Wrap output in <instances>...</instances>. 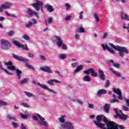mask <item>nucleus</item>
<instances>
[{"label":"nucleus","mask_w":129,"mask_h":129,"mask_svg":"<svg viewBox=\"0 0 129 129\" xmlns=\"http://www.w3.org/2000/svg\"><path fill=\"white\" fill-rule=\"evenodd\" d=\"M32 25L33 23H32V22H29L28 24H27V25H26V27L27 28H30V27H31V26H32Z\"/></svg>","instance_id":"09e8293b"},{"label":"nucleus","mask_w":129,"mask_h":129,"mask_svg":"<svg viewBox=\"0 0 129 129\" xmlns=\"http://www.w3.org/2000/svg\"><path fill=\"white\" fill-rule=\"evenodd\" d=\"M64 117L65 116L64 115H62V116H61V117L59 118V120L60 121V122H63V123L66 122Z\"/></svg>","instance_id":"72a5a7b5"},{"label":"nucleus","mask_w":129,"mask_h":129,"mask_svg":"<svg viewBox=\"0 0 129 129\" xmlns=\"http://www.w3.org/2000/svg\"><path fill=\"white\" fill-rule=\"evenodd\" d=\"M114 116L115 118H120V119H123V120H126L128 117V115L124 113H116Z\"/></svg>","instance_id":"9b49d317"},{"label":"nucleus","mask_w":129,"mask_h":129,"mask_svg":"<svg viewBox=\"0 0 129 129\" xmlns=\"http://www.w3.org/2000/svg\"><path fill=\"white\" fill-rule=\"evenodd\" d=\"M0 68L1 69H3L5 72L6 73H7V74H8L9 75H13V73L9 72V71H8L7 69H5V68H4V67H3V64H2V62L0 61Z\"/></svg>","instance_id":"393cba45"},{"label":"nucleus","mask_w":129,"mask_h":129,"mask_svg":"<svg viewBox=\"0 0 129 129\" xmlns=\"http://www.w3.org/2000/svg\"><path fill=\"white\" fill-rule=\"evenodd\" d=\"M33 118L34 120H39V118H38L37 116H36V115H33Z\"/></svg>","instance_id":"bf43d9fd"},{"label":"nucleus","mask_w":129,"mask_h":129,"mask_svg":"<svg viewBox=\"0 0 129 129\" xmlns=\"http://www.w3.org/2000/svg\"><path fill=\"white\" fill-rule=\"evenodd\" d=\"M126 102L127 106H129V100L128 99H126Z\"/></svg>","instance_id":"774afa93"},{"label":"nucleus","mask_w":129,"mask_h":129,"mask_svg":"<svg viewBox=\"0 0 129 129\" xmlns=\"http://www.w3.org/2000/svg\"><path fill=\"white\" fill-rule=\"evenodd\" d=\"M12 125H13L14 127H16V128L18 127V125H19V124H18V123H17V122H14V121L12 122Z\"/></svg>","instance_id":"37998d69"},{"label":"nucleus","mask_w":129,"mask_h":129,"mask_svg":"<svg viewBox=\"0 0 129 129\" xmlns=\"http://www.w3.org/2000/svg\"><path fill=\"white\" fill-rule=\"evenodd\" d=\"M28 81H29V78H24V79L20 81V84H24V83H27Z\"/></svg>","instance_id":"2f4dec72"},{"label":"nucleus","mask_w":129,"mask_h":129,"mask_svg":"<svg viewBox=\"0 0 129 129\" xmlns=\"http://www.w3.org/2000/svg\"><path fill=\"white\" fill-rule=\"evenodd\" d=\"M75 38L77 40H80V36L78 34H76Z\"/></svg>","instance_id":"6e6d98bb"},{"label":"nucleus","mask_w":129,"mask_h":129,"mask_svg":"<svg viewBox=\"0 0 129 129\" xmlns=\"http://www.w3.org/2000/svg\"><path fill=\"white\" fill-rule=\"evenodd\" d=\"M97 121L96 120H93L94 123L96 124L97 126H99V127H100V128H103L104 126H105V123H102L101 121H102V117L100 115H97L96 117Z\"/></svg>","instance_id":"6e6552de"},{"label":"nucleus","mask_w":129,"mask_h":129,"mask_svg":"<svg viewBox=\"0 0 129 129\" xmlns=\"http://www.w3.org/2000/svg\"><path fill=\"white\" fill-rule=\"evenodd\" d=\"M78 65V63L77 62L72 63V66L73 68L77 67Z\"/></svg>","instance_id":"49530a36"},{"label":"nucleus","mask_w":129,"mask_h":129,"mask_svg":"<svg viewBox=\"0 0 129 129\" xmlns=\"http://www.w3.org/2000/svg\"><path fill=\"white\" fill-rule=\"evenodd\" d=\"M110 46L113 48V49H115L117 51H119V55L122 57H124V53L125 54H128L129 51L126 48V47H122L121 46H115V45H114L112 43H110L109 44Z\"/></svg>","instance_id":"f257e3e1"},{"label":"nucleus","mask_w":129,"mask_h":129,"mask_svg":"<svg viewBox=\"0 0 129 129\" xmlns=\"http://www.w3.org/2000/svg\"><path fill=\"white\" fill-rule=\"evenodd\" d=\"M110 108V104L109 103H106L104 106V111L106 113H108Z\"/></svg>","instance_id":"5701e85b"},{"label":"nucleus","mask_w":129,"mask_h":129,"mask_svg":"<svg viewBox=\"0 0 129 129\" xmlns=\"http://www.w3.org/2000/svg\"><path fill=\"white\" fill-rule=\"evenodd\" d=\"M94 18L96 19L97 22H99L100 20L98 14H94Z\"/></svg>","instance_id":"79ce46f5"},{"label":"nucleus","mask_w":129,"mask_h":129,"mask_svg":"<svg viewBox=\"0 0 129 129\" xmlns=\"http://www.w3.org/2000/svg\"><path fill=\"white\" fill-rule=\"evenodd\" d=\"M13 43L17 46L19 47L23 48L24 50H29V48H28V45H26L25 47H24V45H22L21 43H19L18 41H13Z\"/></svg>","instance_id":"ddd939ff"},{"label":"nucleus","mask_w":129,"mask_h":129,"mask_svg":"<svg viewBox=\"0 0 129 129\" xmlns=\"http://www.w3.org/2000/svg\"><path fill=\"white\" fill-rule=\"evenodd\" d=\"M28 56L29 57H31V58H34V56L31 53H28Z\"/></svg>","instance_id":"e2e57ef3"},{"label":"nucleus","mask_w":129,"mask_h":129,"mask_svg":"<svg viewBox=\"0 0 129 129\" xmlns=\"http://www.w3.org/2000/svg\"><path fill=\"white\" fill-rule=\"evenodd\" d=\"M23 38L25 39V40H27L28 41H29L30 40V38L29 36H28V35H24Z\"/></svg>","instance_id":"f704fd0d"},{"label":"nucleus","mask_w":129,"mask_h":129,"mask_svg":"<svg viewBox=\"0 0 129 129\" xmlns=\"http://www.w3.org/2000/svg\"><path fill=\"white\" fill-rule=\"evenodd\" d=\"M85 74H87L85 75L83 78L84 81H87V82H90L91 81V78L90 77L89 74H91L92 76H94V77H98V73L95 72L94 69L93 68H89V69H87L84 72Z\"/></svg>","instance_id":"f03ea898"},{"label":"nucleus","mask_w":129,"mask_h":129,"mask_svg":"<svg viewBox=\"0 0 129 129\" xmlns=\"http://www.w3.org/2000/svg\"><path fill=\"white\" fill-rule=\"evenodd\" d=\"M55 39L57 40V45L58 47H61L62 45L63 40L59 36H55Z\"/></svg>","instance_id":"dca6fc26"},{"label":"nucleus","mask_w":129,"mask_h":129,"mask_svg":"<svg viewBox=\"0 0 129 129\" xmlns=\"http://www.w3.org/2000/svg\"><path fill=\"white\" fill-rule=\"evenodd\" d=\"M110 85V81L109 80H106V83L105 84V87H108Z\"/></svg>","instance_id":"c03bdc74"},{"label":"nucleus","mask_w":129,"mask_h":129,"mask_svg":"<svg viewBox=\"0 0 129 129\" xmlns=\"http://www.w3.org/2000/svg\"><path fill=\"white\" fill-rule=\"evenodd\" d=\"M5 65H7L8 67L11 66V65H13V62L12 61H9V62H6L5 63Z\"/></svg>","instance_id":"4c0bfd02"},{"label":"nucleus","mask_w":129,"mask_h":129,"mask_svg":"<svg viewBox=\"0 0 129 129\" xmlns=\"http://www.w3.org/2000/svg\"><path fill=\"white\" fill-rule=\"evenodd\" d=\"M101 45L102 46L103 50H108V51L110 52L111 54H115L114 51L111 49V48L109 47L108 45H105V46L104 44H101Z\"/></svg>","instance_id":"2eb2a0df"},{"label":"nucleus","mask_w":129,"mask_h":129,"mask_svg":"<svg viewBox=\"0 0 129 129\" xmlns=\"http://www.w3.org/2000/svg\"><path fill=\"white\" fill-rule=\"evenodd\" d=\"M32 6L35 8L36 11H39L40 9H41V11L43 12L44 4H43L42 2H41L40 1H36V3L32 4Z\"/></svg>","instance_id":"423d86ee"},{"label":"nucleus","mask_w":129,"mask_h":129,"mask_svg":"<svg viewBox=\"0 0 129 129\" xmlns=\"http://www.w3.org/2000/svg\"><path fill=\"white\" fill-rule=\"evenodd\" d=\"M83 14H84V12L83 11H82L81 12V13H80V16H79V18L81 20H82L83 18Z\"/></svg>","instance_id":"de8ad7c7"},{"label":"nucleus","mask_w":129,"mask_h":129,"mask_svg":"<svg viewBox=\"0 0 129 129\" xmlns=\"http://www.w3.org/2000/svg\"><path fill=\"white\" fill-rule=\"evenodd\" d=\"M89 107L90 108H94V105L93 104H89Z\"/></svg>","instance_id":"338daca9"},{"label":"nucleus","mask_w":129,"mask_h":129,"mask_svg":"<svg viewBox=\"0 0 129 129\" xmlns=\"http://www.w3.org/2000/svg\"><path fill=\"white\" fill-rule=\"evenodd\" d=\"M2 105H8V103L6 102V101H3L0 100V106H2Z\"/></svg>","instance_id":"c9c22d12"},{"label":"nucleus","mask_w":129,"mask_h":129,"mask_svg":"<svg viewBox=\"0 0 129 129\" xmlns=\"http://www.w3.org/2000/svg\"><path fill=\"white\" fill-rule=\"evenodd\" d=\"M5 14L7 16H9V17H12V18H17V16L16 15H15V14H10L7 11L5 12Z\"/></svg>","instance_id":"c85d7f7f"},{"label":"nucleus","mask_w":129,"mask_h":129,"mask_svg":"<svg viewBox=\"0 0 129 129\" xmlns=\"http://www.w3.org/2000/svg\"><path fill=\"white\" fill-rule=\"evenodd\" d=\"M78 102L80 104H84L83 100H81L80 99H78Z\"/></svg>","instance_id":"052dcab7"},{"label":"nucleus","mask_w":129,"mask_h":129,"mask_svg":"<svg viewBox=\"0 0 129 129\" xmlns=\"http://www.w3.org/2000/svg\"><path fill=\"white\" fill-rule=\"evenodd\" d=\"M21 129H27L24 123H21Z\"/></svg>","instance_id":"680f3d73"},{"label":"nucleus","mask_w":129,"mask_h":129,"mask_svg":"<svg viewBox=\"0 0 129 129\" xmlns=\"http://www.w3.org/2000/svg\"><path fill=\"white\" fill-rule=\"evenodd\" d=\"M37 84H38V85H39V86H40V87H41L42 88L46 89L47 90H48V91H49L50 92H53V93H55V91H54V90H53V89H51L49 88V87H47V86H46V85H45V84H41V83H38Z\"/></svg>","instance_id":"f3484780"},{"label":"nucleus","mask_w":129,"mask_h":129,"mask_svg":"<svg viewBox=\"0 0 129 129\" xmlns=\"http://www.w3.org/2000/svg\"><path fill=\"white\" fill-rule=\"evenodd\" d=\"M13 57L15 59H16V60H18V61H21L22 62H24V63H26V66L28 68H29L30 69H32V70H35V68L33 67L31 65H29L27 62L29 61L28 59H27L26 58H23L22 56H19L18 55H16L14 53L12 54Z\"/></svg>","instance_id":"20e7f679"},{"label":"nucleus","mask_w":129,"mask_h":129,"mask_svg":"<svg viewBox=\"0 0 129 129\" xmlns=\"http://www.w3.org/2000/svg\"><path fill=\"white\" fill-rule=\"evenodd\" d=\"M40 58H41V59H42V60H44V61L46 60V57H45V56H44L43 55H40Z\"/></svg>","instance_id":"4d7b16f0"},{"label":"nucleus","mask_w":129,"mask_h":129,"mask_svg":"<svg viewBox=\"0 0 129 129\" xmlns=\"http://www.w3.org/2000/svg\"><path fill=\"white\" fill-rule=\"evenodd\" d=\"M99 74V77L102 80H105V73L103 70H101V69H99L98 70Z\"/></svg>","instance_id":"a211bd4d"},{"label":"nucleus","mask_w":129,"mask_h":129,"mask_svg":"<svg viewBox=\"0 0 129 129\" xmlns=\"http://www.w3.org/2000/svg\"><path fill=\"white\" fill-rule=\"evenodd\" d=\"M54 82H56V83H61V81H59L56 79H51V80H48V81H47L48 84H50V85H52Z\"/></svg>","instance_id":"4be33fe9"},{"label":"nucleus","mask_w":129,"mask_h":129,"mask_svg":"<svg viewBox=\"0 0 129 129\" xmlns=\"http://www.w3.org/2000/svg\"><path fill=\"white\" fill-rule=\"evenodd\" d=\"M41 70L42 71H45V72H48V73H52V70L48 66H44V67H41Z\"/></svg>","instance_id":"aec40b11"},{"label":"nucleus","mask_w":129,"mask_h":129,"mask_svg":"<svg viewBox=\"0 0 129 129\" xmlns=\"http://www.w3.org/2000/svg\"><path fill=\"white\" fill-rule=\"evenodd\" d=\"M5 20H6V18H5V17H0L1 21H5Z\"/></svg>","instance_id":"0e129e2a"},{"label":"nucleus","mask_w":129,"mask_h":129,"mask_svg":"<svg viewBox=\"0 0 129 129\" xmlns=\"http://www.w3.org/2000/svg\"><path fill=\"white\" fill-rule=\"evenodd\" d=\"M12 47V44L9 41L5 39H2L1 41V47L4 50H8Z\"/></svg>","instance_id":"39448f33"},{"label":"nucleus","mask_w":129,"mask_h":129,"mask_svg":"<svg viewBox=\"0 0 129 129\" xmlns=\"http://www.w3.org/2000/svg\"><path fill=\"white\" fill-rule=\"evenodd\" d=\"M38 117H39L40 120L37 122V124L38 125L43 126H48L49 123L47 121H45V118L41 116L40 114H37Z\"/></svg>","instance_id":"1a4fd4ad"},{"label":"nucleus","mask_w":129,"mask_h":129,"mask_svg":"<svg viewBox=\"0 0 129 129\" xmlns=\"http://www.w3.org/2000/svg\"><path fill=\"white\" fill-rule=\"evenodd\" d=\"M110 101L111 103H114V102H119V100L115 98H113V99H110Z\"/></svg>","instance_id":"a19ab883"},{"label":"nucleus","mask_w":129,"mask_h":129,"mask_svg":"<svg viewBox=\"0 0 129 129\" xmlns=\"http://www.w3.org/2000/svg\"><path fill=\"white\" fill-rule=\"evenodd\" d=\"M65 6L67 10L71 9V5L70 4H66Z\"/></svg>","instance_id":"8fccbe9b"},{"label":"nucleus","mask_w":129,"mask_h":129,"mask_svg":"<svg viewBox=\"0 0 129 129\" xmlns=\"http://www.w3.org/2000/svg\"><path fill=\"white\" fill-rule=\"evenodd\" d=\"M113 91L114 92V93L118 95V98L119 99L122 100L123 98L122 97V92L119 88H117V89H116V88H113Z\"/></svg>","instance_id":"4468645a"},{"label":"nucleus","mask_w":129,"mask_h":129,"mask_svg":"<svg viewBox=\"0 0 129 129\" xmlns=\"http://www.w3.org/2000/svg\"><path fill=\"white\" fill-rule=\"evenodd\" d=\"M7 68L11 71H15V70H16L18 79L19 80L21 79L22 74V70H20V69H17L16 67H15V66H14L13 64L11 65L9 67H7Z\"/></svg>","instance_id":"0eeeda50"},{"label":"nucleus","mask_w":129,"mask_h":129,"mask_svg":"<svg viewBox=\"0 0 129 129\" xmlns=\"http://www.w3.org/2000/svg\"><path fill=\"white\" fill-rule=\"evenodd\" d=\"M113 66L116 68H119V67H120V65L119 64H117V63H113Z\"/></svg>","instance_id":"864d4df0"},{"label":"nucleus","mask_w":129,"mask_h":129,"mask_svg":"<svg viewBox=\"0 0 129 129\" xmlns=\"http://www.w3.org/2000/svg\"><path fill=\"white\" fill-rule=\"evenodd\" d=\"M112 72L118 77H121V74L118 72V71H116L114 69H111Z\"/></svg>","instance_id":"cd10ccee"},{"label":"nucleus","mask_w":129,"mask_h":129,"mask_svg":"<svg viewBox=\"0 0 129 129\" xmlns=\"http://www.w3.org/2000/svg\"><path fill=\"white\" fill-rule=\"evenodd\" d=\"M82 69H83V65H79V66H78V67L75 70L74 73H77V72H79L81 70H82Z\"/></svg>","instance_id":"bb28decb"},{"label":"nucleus","mask_w":129,"mask_h":129,"mask_svg":"<svg viewBox=\"0 0 129 129\" xmlns=\"http://www.w3.org/2000/svg\"><path fill=\"white\" fill-rule=\"evenodd\" d=\"M25 93L29 97H31V96H35L33 93H31V92H28V91H25Z\"/></svg>","instance_id":"473e14b6"},{"label":"nucleus","mask_w":129,"mask_h":129,"mask_svg":"<svg viewBox=\"0 0 129 129\" xmlns=\"http://www.w3.org/2000/svg\"><path fill=\"white\" fill-rule=\"evenodd\" d=\"M27 14L28 17H32V16L35 15L37 18H39V14H38V12L33 11L31 9H28V10H27Z\"/></svg>","instance_id":"f8f14e48"},{"label":"nucleus","mask_w":129,"mask_h":129,"mask_svg":"<svg viewBox=\"0 0 129 129\" xmlns=\"http://www.w3.org/2000/svg\"><path fill=\"white\" fill-rule=\"evenodd\" d=\"M122 109H123V110H125V111H128L129 110V108L128 107H127V106H122Z\"/></svg>","instance_id":"5fc2aeb1"},{"label":"nucleus","mask_w":129,"mask_h":129,"mask_svg":"<svg viewBox=\"0 0 129 129\" xmlns=\"http://www.w3.org/2000/svg\"><path fill=\"white\" fill-rule=\"evenodd\" d=\"M71 18H72L71 16H68V17H66V21H69V20H70Z\"/></svg>","instance_id":"13d9d810"},{"label":"nucleus","mask_w":129,"mask_h":129,"mask_svg":"<svg viewBox=\"0 0 129 129\" xmlns=\"http://www.w3.org/2000/svg\"><path fill=\"white\" fill-rule=\"evenodd\" d=\"M7 117L10 120H12V119H15V117L12 116L11 115H8Z\"/></svg>","instance_id":"3c124183"},{"label":"nucleus","mask_w":129,"mask_h":129,"mask_svg":"<svg viewBox=\"0 0 129 129\" xmlns=\"http://www.w3.org/2000/svg\"><path fill=\"white\" fill-rule=\"evenodd\" d=\"M32 21V24H37V21H36L35 19H33Z\"/></svg>","instance_id":"69168bd1"},{"label":"nucleus","mask_w":129,"mask_h":129,"mask_svg":"<svg viewBox=\"0 0 129 129\" xmlns=\"http://www.w3.org/2000/svg\"><path fill=\"white\" fill-rule=\"evenodd\" d=\"M103 121L106 123L107 127L104 126L103 129H119V125L115 121H108V119L107 117H104L103 119Z\"/></svg>","instance_id":"7ed1b4c3"},{"label":"nucleus","mask_w":129,"mask_h":129,"mask_svg":"<svg viewBox=\"0 0 129 129\" xmlns=\"http://www.w3.org/2000/svg\"><path fill=\"white\" fill-rule=\"evenodd\" d=\"M62 48L63 50H67L68 49V46L67 45H65V44H63V43H62Z\"/></svg>","instance_id":"ea45409f"},{"label":"nucleus","mask_w":129,"mask_h":129,"mask_svg":"<svg viewBox=\"0 0 129 129\" xmlns=\"http://www.w3.org/2000/svg\"><path fill=\"white\" fill-rule=\"evenodd\" d=\"M107 93V90L106 89H100L98 90L97 95L98 96H101L102 94H105Z\"/></svg>","instance_id":"412c9836"},{"label":"nucleus","mask_w":129,"mask_h":129,"mask_svg":"<svg viewBox=\"0 0 129 129\" xmlns=\"http://www.w3.org/2000/svg\"><path fill=\"white\" fill-rule=\"evenodd\" d=\"M121 19L123 20H127V21H129V16H127L126 14H124V13L121 12Z\"/></svg>","instance_id":"b1692460"},{"label":"nucleus","mask_w":129,"mask_h":129,"mask_svg":"<svg viewBox=\"0 0 129 129\" xmlns=\"http://www.w3.org/2000/svg\"><path fill=\"white\" fill-rule=\"evenodd\" d=\"M21 104L22 105H23V106H24L25 107H30V105H29V104L27 103V102H22Z\"/></svg>","instance_id":"e433bc0d"},{"label":"nucleus","mask_w":129,"mask_h":129,"mask_svg":"<svg viewBox=\"0 0 129 129\" xmlns=\"http://www.w3.org/2000/svg\"><path fill=\"white\" fill-rule=\"evenodd\" d=\"M77 32L78 33H85L86 31L84 28L81 27V28H79V29H78Z\"/></svg>","instance_id":"7c9ffc66"},{"label":"nucleus","mask_w":129,"mask_h":129,"mask_svg":"<svg viewBox=\"0 0 129 129\" xmlns=\"http://www.w3.org/2000/svg\"><path fill=\"white\" fill-rule=\"evenodd\" d=\"M21 116L22 118L26 119V118H29L30 116V114H23L22 113L21 114Z\"/></svg>","instance_id":"c756f323"},{"label":"nucleus","mask_w":129,"mask_h":129,"mask_svg":"<svg viewBox=\"0 0 129 129\" xmlns=\"http://www.w3.org/2000/svg\"><path fill=\"white\" fill-rule=\"evenodd\" d=\"M14 34V31H10V32H8V35L9 36H13Z\"/></svg>","instance_id":"603ef678"},{"label":"nucleus","mask_w":129,"mask_h":129,"mask_svg":"<svg viewBox=\"0 0 129 129\" xmlns=\"http://www.w3.org/2000/svg\"><path fill=\"white\" fill-rule=\"evenodd\" d=\"M62 126L64 129H74L73 124L71 121H65Z\"/></svg>","instance_id":"9d476101"},{"label":"nucleus","mask_w":129,"mask_h":129,"mask_svg":"<svg viewBox=\"0 0 129 129\" xmlns=\"http://www.w3.org/2000/svg\"><path fill=\"white\" fill-rule=\"evenodd\" d=\"M59 58L62 59H66V54H60V55H59Z\"/></svg>","instance_id":"58836bf2"},{"label":"nucleus","mask_w":129,"mask_h":129,"mask_svg":"<svg viewBox=\"0 0 129 129\" xmlns=\"http://www.w3.org/2000/svg\"><path fill=\"white\" fill-rule=\"evenodd\" d=\"M10 7L11 4L9 3L1 5V6H0V12H3V9H10Z\"/></svg>","instance_id":"6ab92c4d"},{"label":"nucleus","mask_w":129,"mask_h":129,"mask_svg":"<svg viewBox=\"0 0 129 129\" xmlns=\"http://www.w3.org/2000/svg\"><path fill=\"white\" fill-rule=\"evenodd\" d=\"M53 22V18L52 17H50L48 19V24H51Z\"/></svg>","instance_id":"a18cd8bd"},{"label":"nucleus","mask_w":129,"mask_h":129,"mask_svg":"<svg viewBox=\"0 0 129 129\" xmlns=\"http://www.w3.org/2000/svg\"><path fill=\"white\" fill-rule=\"evenodd\" d=\"M44 8H46L49 12H54V9L53 7L52 6H50V5H46V6H45Z\"/></svg>","instance_id":"a878e982"}]
</instances>
